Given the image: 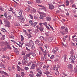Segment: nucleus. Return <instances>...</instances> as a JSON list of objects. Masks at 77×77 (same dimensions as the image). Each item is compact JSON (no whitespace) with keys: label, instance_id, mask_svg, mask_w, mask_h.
<instances>
[{"label":"nucleus","instance_id":"obj_1","mask_svg":"<svg viewBox=\"0 0 77 77\" xmlns=\"http://www.w3.org/2000/svg\"><path fill=\"white\" fill-rule=\"evenodd\" d=\"M29 22L30 24H31L32 27H35L37 24H38V22H33V21L32 20H29Z\"/></svg>","mask_w":77,"mask_h":77},{"label":"nucleus","instance_id":"obj_2","mask_svg":"<svg viewBox=\"0 0 77 77\" xmlns=\"http://www.w3.org/2000/svg\"><path fill=\"white\" fill-rule=\"evenodd\" d=\"M39 26L38 25L36 26V27L37 28V29H39V30L40 31H41V32H42V31H43V30H44V27L42 26H40L39 28L38 27Z\"/></svg>","mask_w":77,"mask_h":77},{"label":"nucleus","instance_id":"obj_3","mask_svg":"<svg viewBox=\"0 0 77 77\" xmlns=\"http://www.w3.org/2000/svg\"><path fill=\"white\" fill-rule=\"evenodd\" d=\"M17 17H19V19H21V21L22 23H24V22L25 20L23 17L18 16Z\"/></svg>","mask_w":77,"mask_h":77},{"label":"nucleus","instance_id":"obj_4","mask_svg":"<svg viewBox=\"0 0 77 77\" xmlns=\"http://www.w3.org/2000/svg\"><path fill=\"white\" fill-rule=\"evenodd\" d=\"M67 67L68 69H71L72 68V65L71 64H69L68 65Z\"/></svg>","mask_w":77,"mask_h":77},{"label":"nucleus","instance_id":"obj_5","mask_svg":"<svg viewBox=\"0 0 77 77\" xmlns=\"http://www.w3.org/2000/svg\"><path fill=\"white\" fill-rule=\"evenodd\" d=\"M2 73L3 74H4L5 75H7V76H9V75H8V74H7V73H6V72H4L3 71H0V73H2Z\"/></svg>","mask_w":77,"mask_h":77},{"label":"nucleus","instance_id":"obj_6","mask_svg":"<svg viewBox=\"0 0 77 77\" xmlns=\"http://www.w3.org/2000/svg\"><path fill=\"white\" fill-rule=\"evenodd\" d=\"M69 59H71V60H75V56L74 55H72L70 57Z\"/></svg>","mask_w":77,"mask_h":77},{"label":"nucleus","instance_id":"obj_7","mask_svg":"<svg viewBox=\"0 0 77 77\" xmlns=\"http://www.w3.org/2000/svg\"><path fill=\"white\" fill-rule=\"evenodd\" d=\"M54 7L53 5H49V8L50 9H54Z\"/></svg>","mask_w":77,"mask_h":77},{"label":"nucleus","instance_id":"obj_8","mask_svg":"<svg viewBox=\"0 0 77 77\" xmlns=\"http://www.w3.org/2000/svg\"><path fill=\"white\" fill-rule=\"evenodd\" d=\"M0 67L1 68H5V65L2 63V62L0 63Z\"/></svg>","mask_w":77,"mask_h":77},{"label":"nucleus","instance_id":"obj_9","mask_svg":"<svg viewBox=\"0 0 77 77\" xmlns=\"http://www.w3.org/2000/svg\"><path fill=\"white\" fill-rule=\"evenodd\" d=\"M44 74H46V75H48V74H50V72L48 71H46L45 72H44Z\"/></svg>","mask_w":77,"mask_h":77},{"label":"nucleus","instance_id":"obj_10","mask_svg":"<svg viewBox=\"0 0 77 77\" xmlns=\"http://www.w3.org/2000/svg\"><path fill=\"white\" fill-rule=\"evenodd\" d=\"M23 64L24 65H26L27 64V63L25 61H22Z\"/></svg>","mask_w":77,"mask_h":77},{"label":"nucleus","instance_id":"obj_11","mask_svg":"<svg viewBox=\"0 0 77 77\" xmlns=\"http://www.w3.org/2000/svg\"><path fill=\"white\" fill-rule=\"evenodd\" d=\"M30 55H31V53L26 54L25 56L26 57H29L30 56Z\"/></svg>","mask_w":77,"mask_h":77},{"label":"nucleus","instance_id":"obj_12","mask_svg":"<svg viewBox=\"0 0 77 77\" xmlns=\"http://www.w3.org/2000/svg\"><path fill=\"white\" fill-rule=\"evenodd\" d=\"M17 68L18 71H20V70H21V68H20V67L19 66H17Z\"/></svg>","mask_w":77,"mask_h":77},{"label":"nucleus","instance_id":"obj_13","mask_svg":"<svg viewBox=\"0 0 77 77\" xmlns=\"http://www.w3.org/2000/svg\"><path fill=\"white\" fill-rule=\"evenodd\" d=\"M46 20L47 21H48L51 20V19L50 18V17H46Z\"/></svg>","mask_w":77,"mask_h":77},{"label":"nucleus","instance_id":"obj_14","mask_svg":"<svg viewBox=\"0 0 77 77\" xmlns=\"http://www.w3.org/2000/svg\"><path fill=\"white\" fill-rule=\"evenodd\" d=\"M39 9H40L41 10H44V11H46V8H45V7H43L42 8H39Z\"/></svg>","mask_w":77,"mask_h":77},{"label":"nucleus","instance_id":"obj_15","mask_svg":"<svg viewBox=\"0 0 77 77\" xmlns=\"http://www.w3.org/2000/svg\"><path fill=\"white\" fill-rule=\"evenodd\" d=\"M58 51V48H55L54 50H53V51L54 52H56V51Z\"/></svg>","mask_w":77,"mask_h":77},{"label":"nucleus","instance_id":"obj_16","mask_svg":"<svg viewBox=\"0 0 77 77\" xmlns=\"http://www.w3.org/2000/svg\"><path fill=\"white\" fill-rule=\"evenodd\" d=\"M39 18L40 19H42V20H43L44 19V16H43L42 15H40Z\"/></svg>","mask_w":77,"mask_h":77},{"label":"nucleus","instance_id":"obj_17","mask_svg":"<svg viewBox=\"0 0 77 77\" xmlns=\"http://www.w3.org/2000/svg\"><path fill=\"white\" fill-rule=\"evenodd\" d=\"M32 65V66H31V69H35V65L33 64Z\"/></svg>","mask_w":77,"mask_h":77},{"label":"nucleus","instance_id":"obj_18","mask_svg":"<svg viewBox=\"0 0 77 77\" xmlns=\"http://www.w3.org/2000/svg\"><path fill=\"white\" fill-rule=\"evenodd\" d=\"M23 12V10H21L19 12V15L20 16H21V15H22V12Z\"/></svg>","mask_w":77,"mask_h":77},{"label":"nucleus","instance_id":"obj_19","mask_svg":"<svg viewBox=\"0 0 77 77\" xmlns=\"http://www.w3.org/2000/svg\"><path fill=\"white\" fill-rule=\"evenodd\" d=\"M52 40H53V38L50 37L49 38L48 41H49V42H51V41H52Z\"/></svg>","mask_w":77,"mask_h":77},{"label":"nucleus","instance_id":"obj_20","mask_svg":"<svg viewBox=\"0 0 77 77\" xmlns=\"http://www.w3.org/2000/svg\"><path fill=\"white\" fill-rule=\"evenodd\" d=\"M36 12V10L35 9H33V10L31 11V13L33 14V13H35Z\"/></svg>","mask_w":77,"mask_h":77},{"label":"nucleus","instance_id":"obj_21","mask_svg":"<svg viewBox=\"0 0 77 77\" xmlns=\"http://www.w3.org/2000/svg\"><path fill=\"white\" fill-rule=\"evenodd\" d=\"M29 43L31 45H32V46L34 45V43H33V41H32V40L30 41Z\"/></svg>","mask_w":77,"mask_h":77},{"label":"nucleus","instance_id":"obj_22","mask_svg":"<svg viewBox=\"0 0 77 77\" xmlns=\"http://www.w3.org/2000/svg\"><path fill=\"white\" fill-rule=\"evenodd\" d=\"M20 36L21 38V41H24V37L23 35H21Z\"/></svg>","mask_w":77,"mask_h":77},{"label":"nucleus","instance_id":"obj_23","mask_svg":"<svg viewBox=\"0 0 77 77\" xmlns=\"http://www.w3.org/2000/svg\"><path fill=\"white\" fill-rule=\"evenodd\" d=\"M41 75H42L39 73H37L36 75V76H37V77H41Z\"/></svg>","mask_w":77,"mask_h":77},{"label":"nucleus","instance_id":"obj_24","mask_svg":"<svg viewBox=\"0 0 77 77\" xmlns=\"http://www.w3.org/2000/svg\"><path fill=\"white\" fill-rule=\"evenodd\" d=\"M74 72L76 73L77 72V68H75L73 70Z\"/></svg>","mask_w":77,"mask_h":77},{"label":"nucleus","instance_id":"obj_25","mask_svg":"<svg viewBox=\"0 0 77 77\" xmlns=\"http://www.w3.org/2000/svg\"><path fill=\"white\" fill-rule=\"evenodd\" d=\"M29 77H34V74H29Z\"/></svg>","mask_w":77,"mask_h":77},{"label":"nucleus","instance_id":"obj_26","mask_svg":"<svg viewBox=\"0 0 77 77\" xmlns=\"http://www.w3.org/2000/svg\"><path fill=\"white\" fill-rule=\"evenodd\" d=\"M1 31H2L3 32H5L6 31V29H4V28H2L1 29Z\"/></svg>","mask_w":77,"mask_h":77},{"label":"nucleus","instance_id":"obj_27","mask_svg":"<svg viewBox=\"0 0 77 77\" xmlns=\"http://www.w3.org/2000/svg\"><path fill=\"white\" fill-rule=\"evenodd\" d=\"M11 17H12V16L11 15H9L7 17V18L8 19H9V20H11Z\"/></svg>","mask_w":77,"mask_h":77},{"label":"nucleus","instance_id":"obj_28","mask_svg":"<svg viewBox=\"0 0 77 77\" xmlns=\"http://www.w3.org/2000/svg\"><path fill=\"white\" fill-rule=\"evenodd\" d=\"M36 0V3H40V2H41L40 0Z\"/></svg>","mask_w":77,"mask_h":77},{"label":"nucleus","instance_id":"obj_29","mask_svg":"<svg viewBox=\"0 0 77 77\" xmlns=\"http://www.w3.org/2000/svg\"><path fill=\"white\" fill-rule=\"evenodd\" d=\"M0 10H1V11H3L5 10V8H4L2 7L1 6L0 7Z\"/></svg>","mask_w":77,"mask_h":77},{"label":"nucleus","instance_id":"obj_30","mask_svg":"<svg viewBox=\"0 0 77 77\" xmlns=\"http://www.w3.org/2000/svg\"><path fill=\"white\" fill-rule=\"evenodd\" d=\"M58 68L57 67H55L54 68V70H55V71H56L58 70Z\"/></svg>","mask_w":77,"mask_h":77},{"label":"nucleus","instance_id":"obj_31","mask_svg":"<svg viewBox=\"0 0 77 77\" xmlns=\"http://www.w3.org/2000/svg\"><path fill=\"white\" fill-rule=\"evenodd\" d=\"M39 42V40H36L35 42V43L36 44H38Z\"/></svg>","mask_w":77,"mask_h":77},{"label":"nucleus","instance_id":"obj_32","mask_svg":"<svg viewBox=\"0 0 77 77\" xmlns=\"http://www.w3.org/2000/svg\"><path fill=\"white\" fill-rule=\"evenodd\" d=\"M6 50V49L5 48H4L0 50V51H5Z\"/></svg>","mask_w":77,"mask_h":77},{"label":"nucleus","instance_id":"obj_33","mask_svg":"<svg viewBox=\"0 0 77 77\" xmlns=\"http://www.w3.org/2000/svg\"><path fill=\"white\" fill-rule=\"evenodd\" d=\"M24 68L25 69V70H26V71H28L29 69V68L27 67H25Z\"/></svg>","mask_w":77,"mask_h":77},{"label":"nucleus","instance_id":"obj_34","mask_svg":"<svg viewBox=\"0 0 77 77\" xmlns=\"http://www.w3.org/2000/svg\"><path fill=\"white\" fill-rule=\"evenodd\" d=\"M23 60H27V57H26V56H24L23 57Z\"/></svg>","mask_w":77,"mask_h":77},{"label":"nucleus","instance_id":"obj_35","mask_svg":"<svg viewBox=\"0 0 77 77\" xmlns=\"http://www.w3.org/2000/svg\"><path fill=\"white\" fill-rule=\"evenodd\" d=\"M5 35H3L2 37V40H4L5 39Z\"/></svg>","mask_w":77,"mask_h":77},{"label":"nucleus","instance_id":"obj_36","mask_svg":"<svg viewBox=\"0 0 77 77\" xmlns=\"http://www.w3.org/2000/svg\"><path fill=\"white\" fill-rule=\"evenodd\" d=\"M26 9L28 12H29V11H30V8L29 7L27 8Z\"/></svg>","mask_w":77,"mask_h":77},{"label":"nucleus","instance_id":"obj_37","mask_svg":"<svg viewBox=\"0 0 77 77\" xmlns=\"http://www.w3.org/2000/svg\"><path fill=\"white\" fill-rule=\"evenodd\" d=\"M7 48H9V49H11V46H10V45H7Z\"/></svg>","mask_w":77,"mask_h":77},{"label":"nucleus","instance_id":"obj_38","mask_svg":"<svg viewBox=\"0 0 77 77\" xmlns=\"http://www.w3.org/2000/svg\"><path fill=\"white\" fill-rule=\"evenodd\" d=\"M54 58V55H52L50 57V59H53Z\"/></svg>","mask_w":77,"mask_h":77},{"label":"nucleus","instance_id":"obj_39","mask_svg":"<svg viewBox=\"0 0 77 77\" xmlns=\"http://www.w3.org/2000/svg\"><path fill=\"white\" fill-rule=\"evenodd\" d=\"M21 54L22 55H25V53L24 52V51H22Z\"/></svg>","mask_w":77,"mask_h":77},{"label":"nucleus","instance_id":"obj_40","mask_svg":"<svg viewBox=\"0 0 77 77\" xmlns=\"http://www.w3.org/2000/svg\"><path fill=\"white\" fill-rule=\"evenodd\" d=\"M63 57H64V60H65L66 59V55H65L63 56Z\"/></svg>","mask_w":77,"mask_h":77},{"label":"nucleus","instance_id":"obj_41","mask_svg":"<svg viewBox=\"0 0 77 77\" xmlns=\"http://www.w3.org/2000/svg\"><path fill=\"white\" fill-rule=\"evenodd\" d=\"M56 75H58L59 74V72H58V71H57V72H56V73H55Z\"/></svg>","mask_w":77,"mask_h":77},{"label":"nucleus","instance_id":"obj_42","mask_svg":"<svg viewBox=\"0 0 77 77\" xmlns=\"http://www.w3.org/2000/svg\"><path fill=\"white\" fill-rule=\"evenodd\" d=\"M32 63V62L31 61L29 62L28 64V66H30V65H31Z\"/></svg>","mask_w":77,"mask_h":77},{"label":"nucleus","instance_id":"obj_43","mask_svg":"<svg viewBox=\"0 0 77 77\" xmlns=\"http://www.w3.org/2000/svg\"><path fill=\"white\" fill-rule=\"evenodd\" d=\"M38 74H41V75L42 74V72L40 70L39 71H38Z\"/></svg>","mask_w":77,"mask_h":77},{"label":"nucleus","instance_id":"obj_44","mask_svg":"<svg viewBox=\"0 0 77 77\" xmlns=\"http://www.w3.org/2000/svg\"><path fill=\"white\" fill-rule=\"evenodd\" d=\"M4 16L5 17H6V18L7 17V13H5L4 14Z\"/></svg>","mask_w":77,"mask_h":77},{"label":"nucleus","instance_id":"obj_45","mask_svg":"<svg viewBox=\"0 0 77 77\" xmlns=\"http://www.w3.org/2000/svg\"><path fill=\"white\" fill-rule=\"evenodd\" d=\"M29 16H30V18L31 19H33V16H32L31 14L29 15Z\"/></svg>","mask_w":77,"mask_h":77},{"label":"nucleus","instance_id":"obj_46","mask_svg":"<svg viewBox=\"0 0 77 77\" xmlns=\"http://www.w3.org/2000/svg\"><path fill=\"white\" fill-rule=\"evenodd\" d=\"M16 44H17V45H19V47H22V45H20L19 44H18L17 42H16Z\"/></svg>","mask_w":77,"mask_h":77},{"label":"nucleus","instance_id":"obj_47","mask_svg":"<svg viewBox=\"0 0 77 77\" xmlns=\"http://www.w3.org/2000/svg\"><path fill=\"white\" fill-rule=\"evenodd\" d=\"M15 25L17 26H18L19 25V23H15Z\"/></svg>","mask_w":77,"mask_h":77},{"label":"nucleus","instance_id":"obj_48","mask_svg":"<svg viewBox=\"0 0 77 77\" xmlns=\"http://www.w3.org/2000/svg\"><path fill=\"white\" fill-rule=\"evenodd\" d=\"M32 36L31 35H30V34H29V36H28V38H32Z\"/></svg>","mask_w":77,"mask_h":77},{"label":"nucleus","instance_id":"obj_49","mask_svg":"<svg viewBox=\"0 0 77 77\" xmlns=\"http://www.w3.org/2000/svg\"><path fill=\"white\" fill-rule=\"evenodd\" d=\"M54 60L55 62H57V61H59V59H58V58H57V59H56Z\"/></svg>","mask_w":77,"mask_h":77},{"label":"nucleus","instance_id":"obj_50","mask_svg":"<svg viewBox=\"0 0 77 77\" xmlns=\"http://www.w3.org/2000/svg\"><path fill=\"white\" fill-rule=\"evenodd\" d=\"M39 48H40L41 50L42 51V52H43L44 51L43 50V49H42V48L41 47H39Z\"/></svg>","mask_w":77,"mask_h":77},{"label":"nucleus","instance_id":"obj_51","mask_svg":"<svg viewBox=\"0 0 77 77\" xmlns=\"http://www.w3.org/2000/svg\"><path fill=\"white\" fill-rule=\"evenodd\" d=\"M65 32H68V31L67 27H66V28L65 29Z\"/></svg>","mask_w":77,"mask_h":77},{"label":"nucleus","instance_id":"obj_52","mask_svg":"<svg viewBox=\"0 0 77 77\" xmlns=\"http://www.w3.org/2000/svg\"><path fill=\"white\" fill-rule=\"evenodd\" d=\"M8 69L10 71H11L12 70V69H11V67H9L8 68Z\"/></svg>","mask_w":77,"mask_h":77},{"label":"nucleus","instance_id":"obj_53","mask_svg":"<svg viewBox=\"0 0 77 77\" xmlns=\"http://www.w3.org/2000/svg\"><path fill=\"white\" fill-rule=\"evenodd\" d=\"M46 49L48 48V46L47 45H44Z\"/></svg>","mask_w":77,"mask_h":77},{"label":"nucleus","instance_id":"obj_54","mask_svg":"<svg viewBox=\"0 0 77 77\" xmlns=\"http://www.w3.org/2000/svg\"><path fill=\"white\" fill-rule=\"evenodd\" d=\"M44 57H42V61H44Z\"/></svg>","mask_w":77,"mask_h":77},{"label":"nucleus","instance_id":"obj_55","mask_svg":"<svg viewBox=\"0 0 77 77\" xmlns=\"http://www.w3.org/2000/svg\"><path fill=\"white\" fill-rule=\"evenodd\" d=\"M39 45H40V46H42V45H43V43H39Z\"/></svg>","mask_w":77,"mask_h":77},{"label":"nucleus","instance_id":"obj_56","mask_svg":"<svg viewBox=\"0 0 77 77\" xmlns=\"http://www.w3.org/2000/svg\"><path fill=\"white\" fill-rule=\"evenodd\" d=\"M26 50H27V51H30V50L28 49V48H27V47L26 48Z\"/></svg>","mask_w":77,"mask_h":77},{"label":"nucleus","instance_id":"obj_57","mask_svg":"<svg viewBox=\"0 0 77 77\" xmlns=\"http://www.w3.org/2000/svg\"><path fill=\"white\" fill-rule=\"evenodd\" d=\"M59 7H60V6H63L64 7H65V5H58Z\"/></svg>","mask_w":77,"mask_h":77},{"label":"nucleus","instance_id":"obj_58","mask_svg":"<svg viewBox=\"0 0 77 77\" xmlns=\"http://www.w3.org/2000/svg\"><path fill=\"white\" fill-rule=\"evenodd\" d=\"M65 27L64 26H62L61 27V29H62V30H63V29H65Z\"/></svg>","mask_w":77,"mask_h":77},{"label":"nucleus","instance_id":"obj_59","mask_svg":"<svg viewBox=\"0 0 77 77\" xmlns=\"http://www.w3.org/2000/svg\"><path fill=\"white\" fill-rule=\"evenodd\" d=\"M75 5L74 4L72 5V8H75Z\"/></svg>","mask_w":77,"mask_h":77},{"label":"nucleus","instance_id":"obj_60","mask_svg":"<svg viewBox=\"0 0 77 77\" xmlns=\"http://www.w3.org/2000/svg\"><path fill=\"white\" fill-rule=\"evenodd\" d=\"M32 48V50H34V49H35V47L33 46H32V47H31Z\"/></svg>","mask_w":77,"mask_h":77},{"label":"nucleus","instance_id":"obj_61","mask_svg":"<svg viewBox=\"0 0 77 77\" xmlns=\"http://www.w3.org/2000/svg\"><path fill=\"white\" fill-rule=\"evenodd\" d=\"M71 63H74V61L72 60H71Z\"/></svg>","mask_w":77,"mask_h":77},{"label":"nucleus","instance_id":"obj_62","mask_svg":"<svg viewBox=\"0 0 77 77\" xmlns=\"http://www.w3.org/2000/svg\"><path fill=\"white\" fill-rule=\"evenodd\" d=\"M46 27L48 29H50V28H49V27H48V26H46Z\"/></svg>","mask_w":77,"mask_h":77},{"label":"nucleus","instance_id":"obj_63","mask_svg":"<svg viewBox=\"0 0 77 77\" xmlns=\"http://www.w3.org/2000/svg\"><path fill=\"white\" fill-rule=\"evenodd\" d=\"M17 77H21L20 75H18L17 74Z\"/></svg>","mask_w":77,"mask_h":77},{"label":"nucleus","instance_id":"obj_64","mask_svg":"<svg viewBox=\"0 0 77 77\" xmlns=\"http://www.w3.org/2000/svg\"><path fill=\"white\" fill-rule=\"evenodd\" d=\"M10 38H12L13 39H14V36H10Z\"/></svg>","mask_w":77,"mask_h":77}]
</instances>
